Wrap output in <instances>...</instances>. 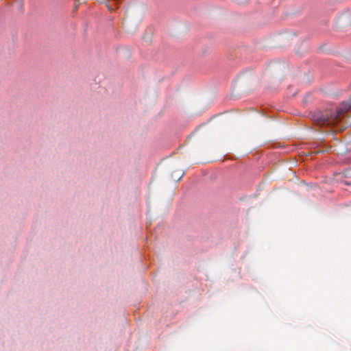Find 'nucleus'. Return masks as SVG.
<instances>
[{"instance_id":"1","label":"nucleus","mask_w":351,"mask_h":351,"mask_svg":"<svg viewBox=\"0 0 351 351\" xmlns=\"http://www.w3.org/2000/svg\"><path fill=\"white\" fill-rule=\"evenodd\" d=\"M350 106V104L343 103L341 106L334 112L331 110H326L324 112L316 116V121L323 125L336 124L341 120V116L348 111Z\"/></svg>"}]
</instances>
